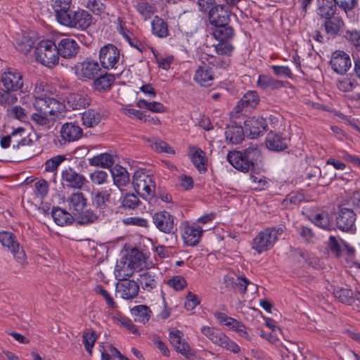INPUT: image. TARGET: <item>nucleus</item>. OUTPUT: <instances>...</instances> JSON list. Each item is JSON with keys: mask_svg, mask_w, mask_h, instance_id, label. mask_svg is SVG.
I'll list each match as a JSON object with an SVG mask.
<instances>
[{"mask_svg": "<svg viewBox=\"0 0 360 360\" xmlns=\"http://www.w3.org/2000/svg\"><path fill=\"white\" fill-rule=\"evenodd\" d=\"M136 105L139 108H146L154 113H163L167 112V107L158 101L148 102L146 99L140 98L136 101Z\"/></svg>", "mask_w": 360, "mask_h": 360, "instance_id": "obj_42", "label": "nucleus"}, {"mask_svg": "<svg viewBox=\"0 0 360 360\" xmlns=\"http://www.w3.org/2000/svg\"><path fill=\"white\" fill-rule=\"evenodd\" d=\"M114 82V78L110 75L101 76L94 82V86L98 91H105L110 89Z\"/></svg>", "mask_w": 360, "mask_h": 360, "instance_id": "obj_50", "label": "nucleus"}, {"mask_svg": "<svg viewBox=\"0 0 360 360\" xmlns=\"http://www.w3.org/2000/svg\"><path fill=\"white\" fill-rule=\"evenodd\" d=\"M91 181L96 185H101L108 182V175L105 171L95 170L89 174Z\"/></svg>", "mask_w": 360, "mask_h": 360, "instance_id": "obj_61", "label": "nucleus"}, {"mask_svg": "<svg viewBox=\"0 0 360 360\" xmlns=\"http://www.w3.org/2000/svg\"><path fill=\"white\" fill-rule=\"evenodd\" d=\"M143 139L146 145L155 152L174 154V150L163 141L155 139H150L144 138Z\"/></svg>", "mask_w": 360, "mask_h": 360, "instance_id": "obj_40", "label": "nucleus"}, {"mask_svg": "<svg viewBox=\"0 0 360 360\" xmlns=\"http://www.w3.org/2000/svg\"><path fill=\"white\" fill-rule=\"evenodd\" d=\"M65 159V155H58L47 160L44 163V170L49 172H56L59 165L64 162Z\"/></svg>", "mask_w": 360, "mask_h": 360, "instance_id": "obj_55", "label": "nucleus"}, {"mask_svg": "<svg viewBox=\"0 0 360 360\" xmlns=\"http://www.w3.org/2000/svg\"><path fill=\"white\" fill-rule=\"evenodd\" d=\"M146 264L143 255L136 252L129 260L120 259L117 261L115 267L114 274L119 281L127 280L131 277L136 269H142Z\"/></svg>", "mask_w": 360, "mask_h": 360, "instance_id": "obj_6", "label": "nucleus"}, {"mask_svg": "<svg viewBox=\"0 0 360 360\" xmlns=\"http://www.w3.org/2000/svg\"><path fill=\"white\" fill-rule=\"evenodd\" d=\"M99 70L100 68L97 61L90 58H86L75 65V73L81 80L94 79Z\"/></svg>", "mask_w": 360, "mask_h": 360, "instance_id": "obj_16", "label": "nucleus"}, {"mask_svg": "<svg viewBox=\"0 0 360 360\" xmlns=\"http://www.w3.org/2000/svg\"><path fill=\"white\" fill-rule=\"evenodd\" d=\"M200 304V300L199 297L188 291L186 295L184 301V307L187 311H193L197 306Z\"/></svg>", "mask_w": 360, "mask_h": 360, "instance_id": "obj_59", "label": "nucleus"}, {"mask_svg": "<svg viewBox=\"0 0 360 360\" xmlns=\"http://www.w3.org/2000/svg\"><path fill=\"white\" fill-rule=\"evenodd\" d=\"M151 26L153 34L160 38H165L169 34L167 24L158 16L153 18Z\"/></svg>", "mask_w": 360, "mask_h": 360, "instance_id": "obj_44", "label": "nucleus"}, {"mask_svg": "<svg viewBox=\"0 0 360 360\" xmlns=\"http://www.w3.org/2000/svg\"><path fill=\"white\" fill-rule=\"evenodd\" d=\"M266 146L273 151H281L288 147V140L280 134L270 131L266 137Z\"/></svg>", "mask_w": 360, "mask_h": 360, "instance_id": "obj_27", "label": "nucleus"}, {"mask_svg": "<svg viewBox=\"0 0 360 360\" xmlns=\"http://www.w3.org/2000/svg\"><path fill=\"white\" fill-rule=\"evenodd\" d=\"M257 86L262 90H276L284 87L285 84L270 75L262 74L258 76Z\"/></svg>", "mask_w": 360, "mask_h": 360, "instance_id": "obj_29", "label": "nucleus"}, {"mask_svg": "<svg viewBox=\"0 0 360 360\" xmlns=\"http://www.w3.org/2000/svg\"><path fill=\"white\" fill-rule=\"evenodd\" d=\"M188 155L193 164L200 172H205L207 170V158L205 152L197 146H190Z\"/></svg>", "mask_w": 360, "mask_h": 360, "instance_id": "obj_25", "label": "nucleus"}, {"mask_svg": "<svg viewBox=\"0 0 360 360\" xmlns=\"http://www.w3.org/2000/svg\"><path fill=\"white\" fill-rule=\"evenodd\" d=\"M18 49L24 53H28L34 44V40L27 34H23L18 41Z\"/></svg>", "mask_w": 360, "mask_h": 360, "instance_id": "obj_57", "label": "nucleus"}, {"mask_svg": "<svg viewBox=\"0 0 360 360\" xmlns=\"http://www.w3.org/2000/svg\"><path fill=\"white\" fill-rule=\"evenodd\" d=\"M214 28L212 30L213 37L218 41H228L233 35V30L228 25V23L213 25Z\"/></svg>", "mask_w": 360, "mask_h": 360, "instance_id": "obj_36", "label": "nucleus"}, {"mask_svg": "<svg viewBox=\"0 0 360 360\" xmlns=\"http://www.w3.org/2000/svg\"><path fill=\"white\" fill-rule=\"evenodd\" d=\"M245 129L248 136L252 139H256L262 135L267 128V123L262 117H251L245 121Z\"/></svg>", "mask_w": 360, "mask_h": 360, "instance_id": "obj_18", "label": "nucleus"}, {"mask_svg": "<svg viewBox=\"0 0 360 360\" xmlns=\"http://www.w3.org/2000/svg\"><path fill=\"white\" fill-rule=\"evenodd\" d=\"M112 320L117 324H120L124 328H126L128 330H129L134 335H139V331L136 328V326L131 322V321L123 316L120 312H117L115 315L112 316Z\"/></svg>", "mask_w": 360, "mask_h": 360, "instance_id": "obj_47", "label": "nucleus"}, {"mask_svg": "<svg viewBox=\"0 0 360 360\" xmlns=\"http://www.w3.org/2000/svg\"><path fill=\"white\" fill-rule=\"evenodd\" d=\"M225 137L227 141L233 144H238L244 138V131L241 126L236 124L229 125L226 128Z\"/></svg>", "mask_w": 360, "mask_h": 360, "instance_id": "obj_32", "label": "nucleus"}, {"mask_svg": "<svg viewBox=\"0 0 360 360\" xmlns=\"http://www.w3.org/2000/svg\"><path fill=\"white\" fill-rule=\"evenodd\" d=\"M215 4L216 1H198L199 9L202 11L205 4L210 8L209 20L212 25H219L229 23L230 17L229 6H233L235 1H230V4Z\"/></svg>", "mask_w": 360, "mask_h": 360, "instance_id": "obj_9", "label": "nucleus"}, {"mask_svg": "<svg viewBox=\"0 0 360 360\" xmlns=\"http://www.w3.org/2000/svg\"><path fill=\"white\" fill-rule=\"evenodd\" d=\"M136 7L138 12L142 15L144 20L150 18L155 12L154 6L148 1H139Z\"/></svg>", "mask_w": 360, "mask_h": 360, "instance_id": "obj_54", "label": "nucleus"}, {"mask_svg": "<svg viewBox=\"0 0 360 360\" xmlns=\"http://www.w3.org/2000/svg\"><path fill=\"white\" fill-rule=\"evenodd\" d=\"M33 107L36 112L32 115V120L35 124L44 129H51L56 120L65 116V105L59 101H44L38 99L33 101Z\"/></svg>", "mask_w": 360, "mask_h": 360, "instance_id": "obj_2", "label": "nucleus"}, {"mask_svg": "<svg viewBox=\"0 0 360 360\" xmlns=\"http://www.w3.org/2000/svg\"><path fill=\"white\" fill-rule=\"evenodd\" d=\"M110 189L102 188L92 193L91 200L94 206L97 207H104L110 200Z\"/></svg>", "mask_w": 360, "mask_h": 360, "instance_id": "obj_41", "label": "nucleus"}, {"mask_svg": "<svg viewBox=\"0 0 360 360\" xmlns=\"http://www.w3.org/2000/svg\"><path fill=\"white\" fill-rule=\"evenodd\" d=\"M356 214L352 210L342 207L335 216V224L341 231L354 234L356 231Z\"/></svg>", "mask_w": 360, "mask_h": 360, "instance_id": "obj_12", "label": "nucleus"}, {"mask_svg": "<svg viewBox=\"0 0 360 360\" xmlns=\"http://www.w3.org/2000/svg\"><path fill=\"white\" fill-rule=\"evenodd\" d=\"M200 330L213 344L233 354L240 352V348L239 345L225 333L218 330L217 328L204 326L201 328Z\"/></svg>", "mask_w": 360, "mask_h": 360, "instance_id": "obj_8", "label": "nucleus"}, {"mask_svg": "<svg viewBox=\"0 0 360 360\" xmlns=\"http://www.w3.org/2000/svg\"><path fill=\"white\" fill-rule=\"evenodd\" d=\"M69 210L76 214L85 210L87 205V199L82 192H75L72 193L67 200Z\"/></svg>", "mask_w": 360, "mask_h": 360, "instance_id": "obj_28", "label": "nucleus"}, {"mask_svg": "<svg viewBox=\"0 0 360 360\" xmlns=\"http://www.w3.org/2000/svg\"><path fill=\"white\" fill-rule=\"evenodd\" d=\"M132 184L137 193L143 198L152 197L155 193V182L153 177L143 169L134 172Z\"/></svg>", "mask_w": 360, "mask_h": 360, "instance_id": "obj_10", "label": "nucleus"}, {"mask_svg": "<svg viewBox=\"0 0 360 360\" xmlns=\"http://www.w3.org/2000/svg\"><path fill=\"white\" fill-rule=\"evenodd\" d=\"M66 100L69 107L74 110L84 108L91 103L90 96L86 89L70 94Z\"/></svg>", "mask_w": 360, "mask_h": 360, "instance_id": "obj_21", "label": "nucleus"}, {"mask_svg": "<svg viewBox=\"0 0 360 360\" xmlns=\"http://www.w3.org/2000/svg\"><path fill=\"white\" fill-rule=\"evenodd\" d=\"M214 49L219 55L229 56L232 54L234 48L228 41H219V43L214 46Z\"/></svg>", "mask_w": 360, "mask_h": 360, "instance_id": "obj_58", "label": "nucleus"}, {"mask_svg": "<svg viewBox=\"0 0 360 360\" xmlns=\"http://www.w3.org/2000/svg\"><path fill=\"white\" fill-rule=\"evenodd\" d=\"M60 133L62 139L68 142L79 139L83 134L82 128L73 122L63 124L60 128Z\"/></svg>", "mask_w": 360, "mask_h": 360, "instance_id": "obj_23", "label": "nucleus"}, {"mask_svg": "<svg viewBox=\"0 0 360 360\" xmlns=\"http://www.w3.org/2000/svg\"><path fill=\"white\" fill-rule=\"evenodd\" d=\"M0 243L4 247L7 248L11 252L18 263L21 264L25 263V252L16 240L15 236L13 233L6 231L0 232Z\"/></svg>", "mask_w": 360, "mask_h": 360, "instance_id": "obj_13", "label": "nucleus"}, {"mask_svg": "<svg viewBox=\"0 0 360 360\" xmlns=\"http://www.w3.org/2000/svg\"><path fill=\"white\" fill-rule=\"evenodd\" d=\"M51 216L56 224L61 226L70 224L73 219L68 212L60 207H54L52 210Z\"/></svg>", "mask_w": 360, "mask_h": 360, "instance_id": "obj_37", "label": "nucleus"}, {"mask_svg": "<svg viewBox=\"0 0 360 360\" xmlns=\"http://www.w3.org/2000/svg\"><path fill=\"white\" fill-rule=\"evenodd\" d=\"M259 102V97L255 91H248L239 101L237 108L238 110L243 108L254 109Z\"/></svg>", "mask_w": 360, "mask_h": 360, "instance_id": "obj_35", "label": "nucleus"}, {"mask_svg": "<svg viewBox=\"0 0 360 360\" xmlns=\"http://www.w3.org/2000/svg\"><path fill=\"white\" fill-rule=\"evenodd\" d=\"M82 120L84 125L87 127H92L100 122L101 115L94 110L90 109L82 113Z\"/></svg>", "mask_w": 360, "mask_h": 360, "instance_id": "obj_49", "label": "nucleus"}, {"mask_svg": "<svg viewBox=\"0 0 360 360\" xmlns=\"http://www.w3.org/2000/svg\"><path fill=\"white\" fill-rule=\"evenodd\" d=\"M343 21L337 16H333L325 21V29L328 34H336L343 27Z\"/></svg>", "mask_w": 360, "mask_h": 360, "instance_id": "obj_48", "label": "nucleus"}, {"mask_svg": "<svg viewBox=\"0 0 360 360\" xmlns=\"http://www.w3.org/2000/svg\"><path fill=\"white\" fill-rule=\"evenodd\" d=\"M229 329L235 331L239 336L245 340H250L251 339L245 325L236 319Z\"/></svg>", "mask_w": 360, "mask_h": 360, "instance_id": "obj_62", "label": "nucleus"}, {"mask_svg": "<svg viewBox=\"0 0 360 360\" xmlns=\"http://www.w3.org/2000/svg\"><path fill=\"white\" fill-rule=\"evenodd\" d=\"M57 46L58 57L70 59L76 56L79 51V45L77 42L70 37L61 39Z\"/></svg>", "mask_w": 360, "mask_h": 360, "instance_id": "obj_20", "label": "nucleus"}, {"mask_svg": "<svg viewBox=\"0 0 360 360\" xmlns=\"http://www.w3.org/2000/svg\"><path fill=\"white\" fill-rule=\"evenodd\" d=\"M182 337L183 333L179 330H172L169 333V341L176 352L187 356L190 354L191 349L188 342Z\"/></svg>", "mask_w": 360, "mask_h": 360, "instance_id": "obj_24", "label": "nucleus"}, {"mask_svg": "<svg viewBox=\"0 0 360 360\" xmlns=\"http://www.w3.org/2000/svg\"><path fill=\"white\" fill-rule=\"evenodd\" d=\"M214 79L211 68L207 66L199 67L195 71L194 80L200 85L209 86Z\"/></svg>", "mask_w": 360, "mask_h": 360, "instance_id": "obj_33", "label": "nucleus"}, {"mask_svg": "<svg viewBox=\"0 0 360 360\" xmlns=\"http://www.w3.org/2000/svg\"><path fill=\"white\" fill-rule=\"evenodd\" d=\"M1 81L6 89L1 98L8 103L16 102L18 99L16 96L12 95L10 91H18L22 89L24 79L22 72L15 68H7L1 74Z\"/></svg>", "mask_w": 360, "mask_h": 360, "instance_id": "obj_3", "label": "nucleus"}, {"mask_svg": "<svg viewBox=\"0 0 360 360\" xmlns=\"http://www.w3.org/2000/svg\"><path fill=\"white\" fill-rule=\"evenodd\" d=\"M110 173L114 184L119 188L126 186L129 181V175L127 169L120 165H115L110 169Z\"/></svg>", "mask_w": 360, "mask_h": 360, "instance_id": "obj_31", "label": "nucleus"}, {"mask_svg": "<svg viewBox=\"0 0 360 360\" xmlns=\"http://www.w3.org/2000/svg\"><path fill=\"white\" fill-rule=\"evenodd\" d=\"M85 176L77 172L73 168L68 167L61 171L60 183L65 188L81 189L86 184Z\"/></svg>", "mask_w": 360, "mask_h": 360, "instance_id": "obj_15", "label": "nucleus"}, {"mask_svg": "<svg viewBox=\"0 0 360 360\" xmlns=\"http://www.w3.org/2000/svg\"><path fill=\"white\" fill-rule=\"evenodd\" d=\"M48 191V184L44 179H41L34 184V195L39 200H41L47 195Z\"/></svg>", "mask_w": 360, "mask_h": 360, "instance_id": "obj_63", "label": "nucleus"}, {"mask_svg": "<svg viewBox=\"0 0 360 360\" xmlns=\"http://www.w3.org/2000/svg\"><path fill=\"white\" fill-rule=\"evenodd\" d=\"M153 221L155 227L162 233L169 234L174 231V217L167 211H160L155 213L153 216Z\"/></svg>", "mask_w": 360, "mask_h": 360, "instance_id": "obj_19", "label": "nucleus"}, {"mask_svg": "<svg viewBox=\"0 0 360 360\" xmlns=\"http://www.w3.org/2000/svg\"><path fill=\"white\" fill-rule=\"evenodd\" d=\"M329 65L334 72L344 75L350 69L352 60L349 54L345 51H335L331 55Z\"/></svg>", "mask_w": 360, "mask_h": 360, "instance_id": "obj_17", "label": "nucleus"}, {"mask_svg": "<svg viewBox=\"0 0 360 360\" xmlns=\"http://www.w3.org/2000/svg\"><path fill=\"white\" fill-rule=\"evenodd\" d=\"M328 290H333L334 297L342 303L351 304L354 301L353 292L349 289L330 285Z\"/></svg>", "mask_w": 360, "mask_h": 360, "instance_id": "obj_39", "label": "nucleus"}, {"mask_svg": "<svg viewBox=\"0 0 360 360\" xmlns=\"http://www.w3.org/2000/svg\"><path fill=\"white\" fill-rule=\"evenodd\" d=\"M181 237L185 244L188 246L197 245L205 231L202 226L197 223L184 221L181 225Z\"/></svg>", "mask_w": 360, "mask_h": 360, "instance_id": "obj_14", "label": "nucleus"}, {"mask_svg": "<svg viewBox=\"0 0 360 360\" xmlns=\"http://www.w3.org/2000/svg\"><path fill=\"white\" fill-rule=\"evenodd\" d=\"M97 338V334L95 331L93 330L84 333L82 335V342L84 345L86 351L90 356L92 354V349L94 347Z\"/></svg>", "mask_w": 360, "mask_h": 360, "instance_id": "obj_51", "label": "nucleus"}, {"mask_svg": "<svg viewBox=\"0 0 360 360\" xmlns=\"http://www.w3.org/2000/svg\"><path fill=\"white\" fill-rule=\"evenodd\" d=\"M139 281L142 288L147 291L153 290L157 284L155 275L150 271H144L139 275Z\"/></svg>", "mask_w": 360, "mask_h": 360, "instance_id": "obj_45", "label": "nucleus"}, {"mask_svg": "<svg viewBox=\"0 0 360 360\" xmlns=\"http://www.w3.org/2000/svg\"><path fill=\"white\" fill-rule=\"evenodd\" d=\"M74 215L76 217L77 222L80 224L93 223L97 219L96 214L89 210H84L81 212H78Z\"/></svg>", "mask_w": 360, "mask_h": 360, "instance_id": "obj_52", "label": "nucleus"}, {"mask_svg": "<svg viewBox=\"0 0 360 360\" xmlns=\"http://www.w3.org/2000/svg\"><path fill=\"white\" fill-rule=\"evenodd\" d=\"M117 292L124 300H131L136 297L139 291V285L132 280H124L117 282L116 285Z\"/></svg>", "mask_w": 360, "mask_h": 360, "instance_id": "obj_22", "label": "nucleus"}, {"mask_svg": "<svg viewBox=\"0 0 360 360\" xmlns=\"http://www.w3.org/2000/svg\"><path fill=\"white\" fill-rule=\"evenodd\" d=\"M99 60L103 68L116 70L121 64L120 50L112 44H107L101 48Z\"/></svg>", "mask_w": 360, "mask_h": 360, "instance_id": "obj_11", "label": "nucleus"}, {"mask_svg": "<svg viewBox=\"0 0 360 360\" xmlns=\"http://www.w3.org/2000/svg\"><path fill=\"white\" fill-rule=\"evenodd\" d=\"M311 221L316 226L322 229H333V219L328 212L323 211L316 214Z\"/></svg>", "mask_w": 360, "mask_h": 360, "instance_id": "obj_38", "label": "nucleus"}, {"mask_svg": "<svg viewBox=\"0 0 360 360\" xmlns=\"http://www.w3.org/2000/svg\"><path fill=\"white\" fill-rule=\"evenodd\" d=\"M131 315L134 317V321L143 324L147 323L151 316V310L143 304L136 305L130 309Z\"/></svg>", "mask_w": 360, "mask_h": 360, "instance_id": "obj_34", "label": "nucleus"}, {"mask_svg": "<svg viewBox=\"0 0 360 360\" xmlns=\"http://www.w3.org/2000/svg\"><path fill=\"white\" fill-rule=\"evenodd\" d=\"M357 85L358 83L354 78L346 77L338 81V88L342 91L349 92L353 91Z\"/></svg>", "mask_w": 360, "mask_h": 360, "instance_id": "obj_56", "label": "nucleus"}, {"mask_svg": "<svg viewBox=\"0 0 360 360\" xmlns=\"http://www.w3.org/2000/svg\"><path fill=\"white\" fill-rule=\"evenodd\" d=\"M89 163L91 166L109 168L113 165V158L108 153H101L89 158Z\"/></svg>", "mask_w": 360, "mask_h": 360, "instance_id": "obj_43", "label": "nucleus"}, {"mask_svg": "<svg viewBox=\"0 0 360 360\" xmlns=\"http://www.w3.org/2000/svg\"><path fill=\"white\" fill-rule=\"evenodd\" d=\"M243 154L247 160L250 162L251 169H253L255 164L259 160L260 151L257 147L250 146L245 150Z\"/></svg>", "mask_w": 360, "mask_h": 360, "instance_id": "obj_53", "label": "nucleus"}, {"mask_svg": "<svg viewBox=\"0 0 360 360\" xmlns=\"http://www.w3.org/2000/svg\"><path fill=\"white\" fill-rule=\"evenodd\" d=\"M200 330L213 344L233 354L240 352V348L239 345L225 333L218 330L217 328L204 326L201 328Z\"/></svg>", "mask_w": 360, "mask_h": 360, "instance_id": "obj_7", "label": "nucleus"}, {"mask_svg": "<svg viewBox=\"0 0 360 360\" xmlns=\"http://www.w3.org/2000/svg\"><path fill=\"white\" fill-rule=\"evenodd\" d=\"M318 13L326 20L334 16L338 1H320Z\"/></svg>", "mask_w": 360, "mask_h": 360, "instance_id": "obj_46", "label": "nucleus"}, {"mask_svg": "<svg viewBox=\"0 0 360 360\" xmlns=\"http://www.w3.org/2000/svg\"><path fill=\"white\" fill-rule=\"evenodd\" d=\"M283 231L284 227L282 225L263 229L253 238L252 248L258 254L271 250Z\"/></svg>", "mask_w": 360, "mask_h": 360, "instance_id": "obj_4", "label": "nucleus"}, {"mask_svg": "<svg viewBox=\"0 0 360 360\" xmlns=\"http://www.w3.org/2000/svg\"><path fill=\"white\" fill-rule=\"evenodd\" d=\"M51 6L55 12L56 20L60 25L84 31L89 27L92 17L85 10L75 8L72 1H52Z\"/></svg>", "mask_w": 360, "mask_h": 360, "instance_id": "obj_1", "label": "nucleus"}, {"mask_svg": "<svg viewBox=\"0 0 360 360\" xmlns=\"http://www.w3.org/2000/svg\"><path fill=\"white\" fill-rule=\"evenodd\" d=\"M167 285L176 291L183 290L186 285V279L181 276H174L167 281Z\"/></svg>", "mask_w": 360, "mask_h": 360, "instance_id": "obj_60", "label": "nucleus"}, {"mask_svg": "<svg viewBox=\"0 0 360 360\" xmlns=\"http://www.w3.org/2000/svg\"><path fill=\"white\" fill-rule=\"evenodd\" d=\"M227 159L229 162L236 169L246 172L251 167L250 162L245 158L243 153L240 151H231L228 153Z\"/></svg>", "mask_w": 360, "mask_h": 360, "instance_id": "obj_26", "label": "nucleus"}, {"mask_svg": "<svg viewBox=\"0 0 360 360\" xmlns=\"http://www.w3.org/2000/svg\"><path fill=\"white\" fill-rule=\"evenodd\" d=\"M25 129L22 127L13 129L9 136L12 141V146L14 149H18L20 146H28L32 143L30 139L25 137Z\"/></svg>", "mask_w": 360, "mask_h": 360, "instance_id": "obj_30", "label": "nucleus"}, {"mask_svg": "<svg viewBox=\"0 0 360 360\" xmlns=\"http://www.w3.org/2000/svg\"><path fill=\"white\" fill-rule=\"evenodd\" d=\"M122 205L128 209L136 208L139 203L138 197L133 193H127L121 200Z\"/></svg>", "mask_w": 360, "mask_h": 360, "instance_id": "obj_64", "label": "nucleus"}, {"mask_svg": "<svg viewBox=\"0 0 360 360\" xmlns=\"http://www.w3.org/2000/svg\"><path fill=\"white\" fill-rule=\"evenodd\" d=\"M36 60L44 66L52 68L59 62L57 46L51 40L45 39L39 41L34 51Z\"/></svg>", "mask_w": 360, "mask_h": 360, "instance_id": "obj_5", "label": "nucleus"}]
</instances>
